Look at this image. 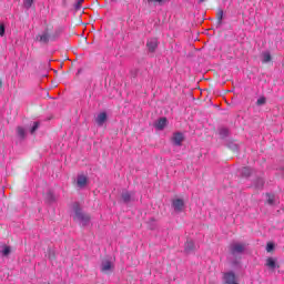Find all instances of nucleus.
Wrapping results in <instances>:
<instances>
[{
  "label": "nucleus",
  "instance_id": "f257e3e1",
  "mask_svg": "<svg viewBox=\"0 0 284 284\" xmlns=\"http://www.w3.org/2000/svg\"><path fill=\"white\" fill-rule=\"evenodd\" d=\"M73 212L74 221H79L80 225H83V227H85V225H90V215L81 212V206L79 203L73 204Z\"/></svg>",
  "mask_w": 284,
  "mask_h": 284
},
{
  "label": "nucleus",
  "instance_id": "f03ea898",
  "mask_svg": "<svg viewBox=\"0 0 284 284\" xmlns=\"http://www.w3.org/2000/svg\"><path fill=\"white\" fill-rule=\"evenodd\" d=\"M245 250H247V244L241 242H233L229 246V252L234 257L245 254Z\"/></svg>",
  "mask_w": 284,
  "mask_h": 284
},
{
  "label": "nucleus",
  "instance_id": "7ed1b4c3",
  "mask_svg": "<svg viewBox=\"0 0 284 284\" xmlns=\"http://www.w3.org/2000/svg\"><path fill=\"white\" fill-rule=\"evenodd\" d=\"M222 281L224 284H236L237 278H236V273H234V271H229L223 273V277Z\"/></svg>",
  "mask_w": 284,
  "mask_h": 284
},
{
  "label": "nucleus",
  "instance_id": "20e7f679",
  "mask_svg": "<svg viewBox=\"0 0 284 284\" xmlns=\"http://www.w3.org/2000/svg\"><path fill=\"white\" fill-rule=\"evenodd\" d=\"M183 141H185V135H183L182 132L173 133V135L171 138V142L173 145L181 148V145H183Z\"/></svg>",
  "mask_w": 284,
  "mask_h": 284
},
{
  "label": "nucleus",
  "instance_id": "39448f33",
  "mask_svg": "<svg viewBox=\"0 0 284 284\" xmlns=\"http://www.w3.org/2000/svg\"><path fill=\"white\" fill-rule=\"evenodd\" d=\"M265 267H267V270H271V272H274L275 270H278V267H281V265H278V258L267 257L265 260Z\"/></svg>",
  "mask_w": 284,
  "mask_h": 284
},
{
  "label": "nucleus",
  "instance_id": "423d86ee",
  "mask_svg": "<svg viewBox=\"0 0 284 284\" xmlns=\"http://www.w3.org/2000/svg\"><path fill=\"white\" fill-rule=\"evenodd\" d=\"M172 207L174 212H176L178 214H181V212L185 210V202L183 201V199H175L172 201Z\"/></svg>",
  "mask_w": 284,
  "mask_h": 284
},
{
  "label": "nucleus",
  "instance_id": "0eeeda50",
  "mask_svg": "<svg viewBox=\"0 0 284 284\" xmlns=\"http://www.w3.org/2000/svg\"><path fill=\"white\" fill-rule=\"evenodd\" d=\"M121 199L125 204L132 203L134 201V192L122 191Z\"/></svg>",
  "mask_w": 284,
  "mask_h": 284
},
{
  "label": "nucleus",
  "instance_id": "6e6552de",
  "mask_svg": "<svg viewBox=\"0 0 284 284\" xmlns=\"http://www.w3.org/2000/svg\"><path fill=\"white\" fill-rule=\"evenodd\" d=\"M77 187H79L80 190H83V187H85V185H88V176L80 174L77 178Z\"/></svg>",
  "mask_w": 284,
  "mask_h": 284
},
{
  "label": "nucleus",
  "instance_id": "1a4fd4ad",
  "mask_svg": "<svg viewBox=\"0 0 284 284\" xmlns=\"http://www.w3.org/2000/svg\"><path fill=\"white\" fill-rule=\"evenodd\" d=\"M146 47H148L149 52H154V50H156V48H159V40L155 38L149 39L146 42Z\"/></svg>",
  "mask_w": 284,
  "mask_h": 284
},
{
  "label": "nucleus",
  "instance_id": "9d476101",
  "mask_svg": "<svg viewBox=\"0 0 284 284\" xmlns=\"http://www.w3.org/2000/svg\"><path fill=\"white\" fill-rule=\"evenodd\" d=\"M108 121V113L101 112L95 118V123L99 125V128H102V125Z\"/></svg>",
  "mask_w": 284,
  "mask_h": 284
},
{
  "label": "nucleus",
  "instance_id": "9b49d317",
  "mask_svg": "<svg viewBox=\"0 0 284 284\" xmlns=\"http://www.w3.org/2000/svg\"><path fill=\"white\" fill-rule=\"evenodd\" d=\"M44 201H45V203H48L49 205H52V204H54V202L57 201V195H54V192L48 191V192L44 194Z\"/></svg>",
  "mask_w": 284,
  "mask_h": 284
},
{
  "label": "nucleus",
  "instance_id": "f8f14e48",
  "mask_svg": "<svg viewBox=\"0 0 284 284\" xmlns=\"http://www.w3.org/2000/svg\"><path fill=\"white\" fill-rule=\"evenodd\" d=\"M168 125V118H160L158 121L154 123V128L156 130H165V126Z\"/></svg>",
  "mask_w": 284,
  "mask_h": 284
},
{
  "label": "nucleus",
  "instance_id": "ddd939ff",
  "mask_svg": "<svg viewBox=\"0 0 284 284\" xmlns=\"http://www.w3.org/2000/svg\"><path fill=\"white\" fill-rule=\"evenodd\" d=\"M194 250H196V245L194 244V241L192 240H187L184 246V252L186 254H192V252H194Z\"/></svg>",
  "mask_w": 284,
  "mask_h": 284
},
{
  "label": "nucleus",
  "instance_id": "4468645a",
  "mask_svg": "<svg viewBox=\"0 0 284 284\" xmlns=\"http://www.w3.org/2000/svg\"><path fill=\"white\" fill-rule=\"evenodd\" d=\"M112 270V262L109 260H104L101 263V272H110Z\"/></svg>",
  "mask_w": 284,
  "mask_h": 284
},
{
  "label": "nucleus",
  "instance_id": "2eb2a0df",
  "mask_svg": "<svg viewBox=\"0 0 284 284\" xmlns=\"http://www.w3.org/2000/svg\"><path fill=\"white\" fill-rule=\"evenodd\" d=\"M37 41H40V43H48V41H50V34H48V31H44L42 34L38 36Z\"/></svg>",
  "mask_w": 284,
  "mask_h": 284
},
{
  "label": "nucleus",
  "instance_id": "dca6fc26",
  "mask_svg": "<svg viewBox=\"0 0 284 284\" xmlns=\"http://www.w3.org/2000/svg\"><path fill=\"white\" fill-rule=\"evenodd\" d=\"M272 61V54L270 51L262 52V63H270Z\"/></svg>",
  "mask_w": 284,
  "mask_h": 284
},
{
  "label": "nucleus",
  "instance_id": "f3484780",
  "mask_svg": "<svg viewBox=\"0 0 284 284\" xmlns=\"http://www.w3.org/2000/svg\"><path fill=\"white\" fill-rule=\"evenodd\" d=\"M263 185H265V181L263 180V178H257L254 182V187L256 190H263Z\"/></svg>",
  "mask_w": 284,
  "mask_h": 284
},
{
  "label": "nucleus",
  "instance_id": "a211bd4d",
  "mask_svg": "<svg viewBox=\"0 0 284 284\" xmlns=\"http://www.w3.org/2000/svg\"><path fill=\"white\" fill-rule=\"evenodd\" d=\"M268 205H276V195L274 193H266Z\"/></svg>",
  "mask_w": 284,
  "mask_h": 284
},
{
  "label": "nucleus",
  "instance_id": "6ab92c4d",
  "mask_svg": "<svg viewBox=\"0 0 284 284\" xmlns=\"http://www.w3.org/2000/svg\"><path fill=\"white\" fill-rule=\"evenodd\" d=\"M219 134L222 139H226L230 135V130L227 128H221Z\"/></svg>",
  "mask_w": 284,
  "mask_h": 284
},
{
  "label": "nucleus",
  "instance_id": "aec40b11",
  "mask_svg": "<svg viewBox=\"0 0 284 284\" xmlns=\"http://www.w3.org/2000/svg\"><path fill=\"white\" fill-rule=\"evenodd\" d=\"M17 134L19 139H26V129L23 126H18Z\"/></svg>",
  "mask_w": 284,
  "mask_h": 284
},
{
  "label": "nucleus",
  "instance_id": "412c9836",
  "mask_svg": "<svg viewBox=\"0 0 284 284\" xmlns=\"http://www.w3.org/2000/svg\"><path fill=\"white\" fill-rule=\"evenodd\" d=\"M240 172L242 176H250L252 174V169L245 166V168H242Z\"/></svg>",
  "mask_w": 284,
  "mask_h": 284
},
{
  "label": "nucleus",
  "instance_id": "4be33fe9",
  "mask_svg": "<svg viewBox=\"0 0 284 284\" xmlns=\"http://www.w3.org/2000/svg\"><path fill=\"white\" fill-rule=\"evenodd\" d=\"M32 3H34V0H23V8H26V10H30L32 8Z\"/></svg>",
  "mask_w": 284,
  "mask_h": 284
},
{
  "label": "nucleus",
  "instance_id": "5701e85b",
  "mask_svg": "<svg viewBox=\"0 0 284 284\" xmlns=\"http://www.w3.org/2000/svg\"><path fill=\"white\" fill-rule=\"evenodd\" d=\"M10 252H11L10 246H3V248L1 250L2 256H9Z\"/></svg>",
  "mask_w": 284,
  "mask_h": 284
},
{
  "label": "nucleus",
  "instance_id": "b1692460",
  "mask_svg": "<svg viewBox=\"0 0 284 284\" xmlns=\"http://www.w3.org/2000/svg\"><path fill=\"white\" fill-rule=\"evenodd\" d=\"M230 150H233V152H239V144L231 142L229 143Z\"/></svg>",
  "mask_w": 284,
  "mask_h": 284
},
{
  "label": "nucleus",
  "instance_id": "393cba45",
  "mask_svg": "<svg viewBox=\"0 0 284 284\" xmlns=\"http://www.w3.org/2000/svg\"><path fill=\"white\" fill-rule=\"evenodd\" d=\"M39 130V122H34L30 132L31 134H34Z\"/></svg>",
  "mask_w": 284,
  "mask_h": 284
},
{
  "label": "nucleus",
  "instance_id": "a878e982",
  "mask_svg": "<svg viewBox=\"0 0 284 284\" xmlns=\"http://www.w3.org/2000/svg\"><path fill=\"white\" fill-rule=\"evenodd\" d=\"M148 3H159V6H163V3H165V1L168 0H146Z\"/></svg>",
  "mask_w": 284,
  "mask_h": 284
},
{
  "label": "nucleus",
  "instance_id": "bb28decb",
  "mask_svg": "<svg viewBox=\"0 0 284 284\" xmlns=\"http://www.w3.org/2000/svg\"><path fill=\"white\" fill-rule=\"evenodd\" d=\"M266 101L267 100L265 99V97H262V98L257 99L256 105H265Z\"/></svg>",
  "mask_w": 284,
  "mask_h": 284
},
{
  "label": "nucleus",
  "instance_id": "cd10ccee",
  "mask_svg": "<svg viewBox=\"0 0 284 284\" xmlns=\"http://www.w3.org/2000/svg\"><path fill=\"white\" fill-rule=\"evenodd\" d=\"M84 0H75L74 8L75 10H81V3H83Z\"/></svg>",
  "mask_w": 284,
  "mask_h": 284
},
{
  "label": "nucleus",
  "instance_id": "c85d7f7f",
  "mask_svg": "<svg viewBox=\"0 0 284 284\" xmlns=\"http://www.w3.org/2000/svg\"><path fill=\"white\" fill-rule=\"evenodd\" d=\"M272 251H274V244L273 243H267L266 252H272Z\"/></svg>",
  "mask_w": 284,
  "mask_h": 284
},
{
  "label": "nucleus",
  "instance_id": "c756f323",
  "mask_svg": "<svg viewBox=\"0 0 284 284\" xmlns=\"http://www.w3.org/2000/svg\"><path fill=\"white\" fill-rule=\"evenodd\" d=\"M6 34V26L0 24V37H3Z\"/></svg>",
  "mask_w": 284,
  "mask_h": 284
},
{
  "label": "nucleus",
  "instance_id": "7c9ffc66",
  "mask_svg": "<svg viewBox=\"0 0 284 284\" xmlns=\"http://www.w3.org/2000/svg\"><path fill=\"white\" fill-rule=\"evenodd\" d=\"M223 21V11H220L219 13V23Z\"/></svg>",
  "mask_w": 284,
  "mask_h": 284
},
{
  "label": "nucleus",
  "instance_id": "2f4dec72",
  "mask_svg": "<svg viewBox=\"0 0 284 284\" xmlns=\"http://www.w3.org/2000/svg\"><path fill=\"white\" fill-rule=\"evenodd\" d=\"M200 2H203V0H200Z\"/></svg>",
  "mask_w": 284,
  "mask_h": 284
}]
</instances>
